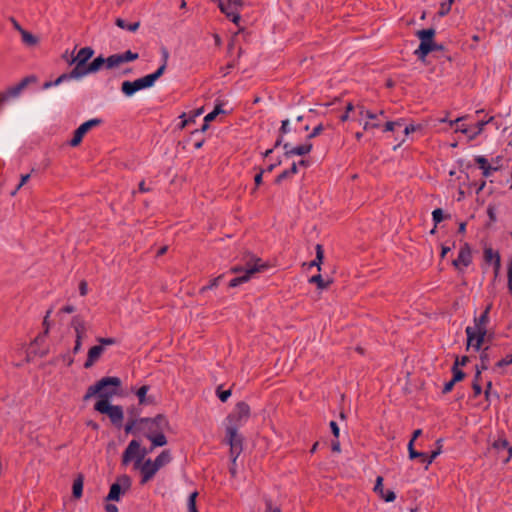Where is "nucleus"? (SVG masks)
<instances>
[{"instance_id": "f257e3e1", "label": "nucleus", "mask_w": 512, "mask_h": 512, "mask_svg": "<svg viewBox=\"0 0 512 512\" xmlns=\"http://www.w3.org/2000/svg\"><path fill=\"white\" fill-rule=\"evenodd\" d=\"M250 414L249 405L240 401L235 405L234 411L227 416L226 443L230 446L229 456L233 463L243 451L244 437L238 433V429L247 422Z\"/></svg>"}, {"instance_id": "f03ea898", "label": "nucleus", "mask_w": 512, "mask_h": 512, "mask_svg": "<svg viewBox=\"0 0 512 512\" xmlns=\"http://www.w3.org/2000/svg\"><path fill=\"white\" fill-rule=\"evenodd\" d=\"M147 454L145 449H140V443L137 440H132L122 455V465L127 466L133 459H135V468L141 470V484L151 480L156 472L159 470L158 466L151 459H147L143 464L142 461Z\"/></svg>"}, {"instance_id": "7ed1b4c3", "label": "nucleus", "mask_w": 512, "mask_h": 512, "mask_svg": "<svg viewBox=\"0 0 512 512\" xmlns=\"http://www.w3.org/2000/svg\"><path fill=\"white\" fill-rule=\"evenodd\" d=\"M121 379L116 376H106L97 381L94 385L88 387L83 401H88L93 396H98L99 400L109 401L111 397L118 394L121 387Z\"/></svg>"}, {"instance_id": "20e7f679", "label": "nucleus", "mask_w": 512, "mask_h": 512, "mask_svg": "<svg viewBox=\"0 0 512 512\" xmlns=\"http://www.w3.org/2000/svg\"><path fill=\"white\" fill-rule=\"evenodd\" d=\"M245 273L230 280L228 286L230 288L237 287L250 280L251 276L256 272H260L268 268L267 264L261 263L262 260L255 255L248 253L246 256Z\"/></svg>"}, {"instance_id": "39448f33", "label": "nucleus", "mask_w": 512, "mask_h": 512, "mask_svg": "<svg viewBox=\"0 0 512 512\" xmlns=\"http://www.w3.org/2000/svg\"><path fill=\"white\" fill-rule=\"evenodd\" d=\"M94 410L109 417L111 423L120 428L124 419L123 408L120 405H111L110 401L98 400L94 405Z\"/></svg>"}, {"instance_id": "423d86ee", "label": "nucleus", "mask_w": 512, "mask_h": 512, "mask_svg": "<svg viewBox=\"0 0 512 512\" xmlns=\"http://www.w3.org/2000/svg\"><path fill=\"white\" fill-rule=\"evenodd\" d=\"M435 33L434 28L422 29L416 32V36L420 40V45L414 51V54L419 60L425 61L427 55L431 53V44L434 42Z\"/></svg>"}, {"instance_id": "0eeeda50", "label": "nucleus", "mask_w": 512, "mask_h": 512, "mask_svg": "<svg viewBox=\"0 0 512 512\" xmlns=\"http://www.w3.org/2000/svg\"><path fill=\"white\" fill-rule=\"evenodd\" d=\"M75 67L68 73H63L60 75L55 81H49L45 82L43 84L44 89H48L52 86H57L64 81L71 80V79H79L87 74H90L89 66L88 64L84 62H74Z\"/></svg>"}, {"instance_id": "6e6552de", "label": "nucleus", "mask_w": 512, "mask_h": 512, "mask_svg": "<svg viewBox=\"0 0 512 512\" xmlns=\"http://www.w3.org/2000/svg\"><path fill=\"white\" fill-rule=\"evenodd\" d=\"M131 487V479L127 475L117 477L116 482L110 486L106 501H119L121 496L126 493Z\"/></svg>"}, {"instance_id": "1a4fd4ad", "label": "nucleus", "mask_w": 512, "mask_h": 512, "mask_svg": "<svg viewBox=\"0 0 512 512\" xmlns=\"http://www.w3.org/2000/svg\"><path fill=\"white\" fill-rule=\"evenodd\" d=\"M153 85H154V83L152 82V79H150V76L146 75V76L136 79L134 81L126 80V81L122 82L121 91L125 96L130 97L133 94H135L137 91L146 89V88H150Z\"/></svg>"}, {"instance_id": "9d476101", "label": "nucleus", "mask_w": 512, "mask_h": 512, "mask_svg": "<svg viewBox=\"0 0 512 512\" xmlns=\"http://www.w3.org/2000/svg\"><path fill=\"white\" fill-rule=\"evenodd\" d=\"M139 425H144L149 433L164 432L169 428V421L164 414H157L155 417H144L139 418Z\"/></svg>"}, {"instance_id": "9b49d317", "label": "nucleus", "mask_w": 512, "mask_h": 512, "mask_svg": "<svg viewBox=\"0 0 512 512\" xmlns=\"http://www.w3.org/2000/svg\"><path fill=\"white\" fill-rule=\"evenodd\" d=\"M103 123V120L100 118H93L84 123H82L73 133L72 139L69 141V145L72 147H77L81 144L83 137L86 133H88L92 128L97 127Z\"/></svg>"}, {"instance_id": "f8f14e48", "label": "nucleus", "mask_w": 512, "mask_h": 512, "mask_svg": "<svg viewBox=\"0 0 512 512\" xmlns=\"http://www.w3.org/2000/svg\"><path fill=\"white\" fill-rule=\"evenodd\" d=\"M36 77L31 75L24 77L19 83H17L15 86L9 87L6 91L0 92V105L4 104L6 101H8L10 98H15L20 95L22 90L26 88V86L31 83L35 82Z\"/></svg>"}, {"instance_id": "ddd939ff", "label": "nucleus", "mask_w": 512, "mask_h": 512, "mask_svg": "<svg viewBox=\"0 0 512 512\" xmlns=\"http://www.w3.org/2000/svg\"><path fill=\"white\" fill-rule=\"evenodd\" d=\"M440 441L441 440H437V444L439 446L436 450L432 451L430 455H428L427 453H424V452H418L417 450H415L412 443H408L409 458L411 460L419 458L421 460V462L426 463V469H427L428 466L434 461V459L441 453Z\"/></svg>"}, {"instance_id": "4468645a", "label": "nucleus", "mask_w": 512, "mask_h": 512, "mask_svg": "<svg viewBox=\"0 0 512 512\" xmlns=\"http://www.w3.org/2000/svg\"><path fill=\"white\" fill-rule=\"evenodd\" d=\"M472 263L471 248L468 243H464L458 253V257L452 261V265L455 269L463 271L464 268L468 267Z\"/></svg>"}, {"instance_id": "2eb2a0df", "label": "nucleus", "mask_w": 512, "mask_h": 512, "mask_svg": "<svg viewBox=\"0 0 512 512\" xmlns=\"http://www.w3.org/2000/svg\"><path fill=\"white\" fill-rule=\"evenodd\" d=\"M484 261L487 264H493L495 277L498 276L501 268V257L498 251L493 250L491 247H485L483 251Z\"/></svg>"}, {"instance_id": "dca6fc26", "label": "nucleus", "mask_w": 512, "mask_h": 512, "mask_svg": "<svg viewBox=\"0 0 512 512\" xmlns=\"http://www.w3.org/2000/svg\"><path fill=\"white\" fill-rule=\"evenodd\" d=\"M283 148L285 149L284 156L286 158H289L293 155L303 156V155L310 153L313 148V145H312V143L308 142V143L290 148V145L288 143H285V144H283Z\"/></svg>"}, {"instance_id": "f3484780", "label": "nucleus", "mask_w": 512, "mask_h": 512, "mask_svg": "<svg viewBox=\"0 0 512 512\" xmlns=\"http://www.w3.org/2000/svg\"><path fill=\"white\" fill-rule=\"evenodd\" d=\"M374 491L379 494V496L385 501V502H393L396 499V494L392 490L385 491L383 488V477L378 476L376 478V483L374 486Z\"/></svg>"}, {"instance_id": "a211bd4d", "label": "nucleus", "mask_w": 512, "mask_h": 512, "mask_svg": "<svg viewBox=\"0 0 512 512\" xmlns=\"http://www.w3.org/2000/svg\"><path fill=\"white\" fill-rule=\"evenodd\" d=\"M104 350L105 348L102 345H95L91 347L88 351L87 359L84 363V368H91L95 364V362L99 360Z\"/></svg>"}, {"instance_id": "6ab92c4d", "label": "nucleus", "mask_w": 512, "mask_h": 512, "mask_svg": "<svg viewBox=\"0 0 512 512\" xmlns=\"http://www.w3.org/2000/svg\"><path fill=\"white\" fill-rule=\"evenodd\" d=\"M492 448L496 450L498 453L507 452V457L503 459L504 463H507L512 458V444L507 441L505 438H498L492 444Z\"/></svg>"}, {"instance_id": "aec40b11", "label": "nucleus", "mask_w": 512, "mask_h": 512, "mask_svg": "<svg viewBox=\"0 0 512 512\" xmlns=\"http://www.w3.org/2000/svg\"><path fill=\"white\" fill-rule=\"evenodd\" d=\"M71 327H73L76 339H84L86 336V324L82 316L76 315L71 319Z\"/></svg>"}, {"instance_id": "412c9836", "label": "nucleus", "mask_w": 512, "mask_h": 512, "mask_svg": "<svg viewBox=\"0 0 512 512\" xmlns=\"http://www.w3.org/2000/svg\"><path fill=\"white\" fill-rule=\"evenodd\" d=\"M149 385H143L136 391V396L138 397L140 405H155L156 398L152 395L147 396V392L149 391Z\"/></svg>"}, {"instance_id": "4be33fe9", "label": "nucleus", "mask_w": 512, "mask_h": 512, "mask_svg": "<svg viewBox=\"0 0 512 512\" xmlns=\"http://www.w3.org/2000/svg\"><path fill=\"white\" fill-rule=\"evenodd\" d=\"M93 55L94 50L91 47H83L78 51L77 55L72 58L70 64H73L74 62H84L86 64Z\"/></svg>"}, {"instance_id": "5701e85b", "label": "nucleus", "mask_w": 512, "mask_h": 512, "mask_svg": "<svg viewBox=\"0 0 512 512\" xmlns=\"http://www.w3.org/2000/svg\"><path fill=\"white\" fill-rule=\"evenodd\" d=\"M146 437L152 442V447L150 450H153L155 447H162L167 444V438L163 432H154L146 434Z\"/></svg>"}, {"instance_id": "b1692460", "label": "nucleus", "mask_w": 512, "mask_h": 512, "mask_svg": "<svg viewBox=\"0 0 512 512\" xmlns=\"http://www.w3.org/2000/svg\"><path fill=\"white\" fill-rule=\"evenodd\" d=\"M126 434H136L142 430H145L144 425H139V419L130 418L125 425Z\"/></svg>"}, {"instance_id": "393cba45", "label": "nucleus", "mask_w": 512, "mask_h": 512, "mask_svg": "<svg viewBox=\"0 0 512 512\" xmlns=\"http://www.w3.org/2000/svg\"><path fill=\"white\" fill-rule=\"evenodd\" d=\"M83 482H84V476L82 474H79L73 482L72 495L76 499H79L82 496Z\"/></svg>"}, {"instance_id": "a878e982", "label": "nucleus", "mask_w": 512, "mask_h": 512, "mask_svg": "<svg viewBox=\"0 0 512 512\" xmlns=\"http://www.w3.org/2000/svg\"><path fill=\"white\" fill-rule=\"evenodd\" d=\"M309 283L316 284L317 288L320 290L327 289L333 282L332 279L324 280L321 274L314 275L309 278Z\"/></svg>"}, {"instance_id": "bb28decb", "label": "nucleus", "mask_w": 512, "mask_h": 512, "mask_svg": "<svg viewBox=\"0 0 512 512\" xmlns=\"http://www.w3.org/2000/svg\"><path fill=\"white\" fill-rule=\"evenodd\" d=\"M490 309H491V304H489L486 309L483 311V313L478 317V318H475V328L477 330H480L481 328H486V324L488 323V320H489V312H490Z\"/></svg>"}, {"instance_id": "cd10ccee", "label": "nucleus", "mask_w": 512, "mask_h": 512, "mask_svg": "<svg viewBox=\"0 0 512 512\" xmlns=\"http://www.w3.org/2000/svg\"><path fill=\"white\" fill-rule=\"evenodd\" d=\"M171 461V454L169 450H163L153 461L156 466L160 469L164 465L168 464Z\"/></svg>"}, {"instance_id": "c85d7f7f", "label": "nucleus", "mask_w": 512, "mask_h": 512, "mask_svg": "<svg viewBox=\"0 0 512 512\" xmlns=\"http://www.w3.org/2000/svg\"><path fill=\"white\" fill-rule=\"evenodd\" d=\"M106 58L102 55L96 57L92 62L88 64L90 73L99 71L104 65L106 66Z\"/></svg>"}, {"instance_id": "c756f323", "label": "nucleus", "mask_w": 512, "mask_h": 512, "mask_svg": "<svg viewBox=\"0 0 512 512\" xmlns=\"http://www.w3.org/2000/svg\"><path fill=\"white\" fill-rule=\"evenodd\" d=\"M115 24L116 26H118L119 28L121 29H126L128 31H131V32H135L139 26H140V22L137 21V22H134V23H130L128 24L124 19L122 18H117L115 20Z\"/></svg>"}, {"instance_id": "7c9ffc66", "label": "nucleus", "mask_w": 512, "mask_h": 512, "mask_svg": "<svg viewBox=\"0 0 512 512\" xmlns=\"http://www.w3.org/2000/svg\"><path fill=\"white\" fill-rule=\"evenodd\" d=\"M324 259V250L321 244L316 245V257L315 259L310 263V266H316L318 268V271L321 270V264L323 263Z\"/></svg>"}, {"instance_id": "2f4dec72", "label": "nucleus", "mask_w": 512, "mask_h": 512, "mask_svg": "<svg viewBox=\"0 0 512 512\" xmlns=\"http://www.w3.org/2000/svg\"><path fill=\"white\" fill-rule=\"evenodd\" d=\"M106 68L112 69L123 64V58L121 54H113L106 58Z\"/></svg>"}, {"instance_id": "473e14b6", "label": "nucleus", "mask_w": 512, "mask_h": 512, "mask_svg": "<svg viewBox=\"0 0 512 512\" xmlns=\"http://www.w3.org/2000/svg\"><path fill=\"white\" fill-rule=\"evenodd\" d=\"M20 34L22 37V41L28 46H35L39 42V39L36 36L26 31L25 29Z\"/></svg>"}, {"instance_id": "72a5a7b5", "label": "nucleus", "mask_w": 512, "mask_h": 512, "mask_svg": "<svg viewBox=\"0 0 512 512\" xmlns=\"http://www.w3.org/2000/svg\"><path fill=\"white\" fill-rule=\"evenodd\" d=\"M52 310L49 309L44 317V320H43V326H44V332L43 334H40L38 335L36 338H35V342H38V341H43L44 338L48 335L49 333V328H50V324H49V321H48V318L51 314Z\"/></svg>"}, {"instance_id": "f704fd0d", "label": "nucleus", "mask_w": 512, "mask_h": 512, "mask_svg": "<svg viewBox=\"0 0 512 512\" xmlns=\"http://www.w3.org/2000/svg\"><path fill=\"white\" fill-rule=\"evenodd\" d=\"M451 372L453 374L452 376V379L458 383L462 380L465 379L466 377V373L464 371H462L460 368H458V363H454L452 368H451Z\"/></svg>"}, {"instance_id": "c9c22d12", "label": "nucleus", "mask_w": 512, "mask_h": 512, "mask_svg": "<svg viewBox=\"0 0 512 512\" xmlns=\"http://www.w3.org/2000/svg\"><path fill=\"white\" fill-rule=\"evenodd\" d=\"M487 330L486 328H481L480 330H477V338L475 340V343L471 346L475 348V350H479L484 342V338L486 336Z\"/></svg>"}, {"instance_id": "e433bc0d", "label": "nucleus", "mask_w": 512, "mask_h": 512, "mask_svg": "<svg viewBox=\"0 0 512 512\" xmlns=\"http://www.w3.org/2000/svg\"><path fill=\"white\" fill-rule=\"evenodd\" d=\"M197 496H198L197 491H194L189 495L188 500H187L188 512H198V509L196 506Z\"/></svg>"}, {"instance_id": "4c0bfd02", "label": "nucleus", "mask_w": 512, "mask_h": 512, "mask_svg": "<svg viewBox=\"0 0 512 512\" xmlns=\"http://www.w3.org/2000/svg\"><path fill=\"white\" fill-rule=\"evenodd\" d=\"M488 347L482 350L480 354V365L479 369L481 370H487L489 368V355L487 353Z\"/></svg>"}, {"instance_id": "58836bf2", "label": "nucleus", "mask_w": 512, "mask_h": 512, "mask_svg": "<svg viewBox=\"0 0 512 512\" xmlns=\"http://www.w3.org/2000/svg\"><path fill=\"white\" fill-rule=\"evenodd\" d=\"M465 332L467 335V349H468L470 345L474 344L473 341L476 340V338H477V329L468 326L466 328Z\"/></svg>"}, {"instance_id": "ea45409f", "label": "nucleus", "mask_w": 512, "mask_h": 512, "mask_svg": "<svg viewBox=\"0 0 512 512\" xmlns=\"http://www.w3.org/2000/svg\"><path fill=\"white\" fill-rule=\"evenodd\" d=\"M223 278V275H219L215 277L214 279L210 280L208 285L203 286L200 289V293L203 294L204 292L211 290L213 288H216L219 285L220 280Z\"/></svg>"}, {"instance_id": "a19ab883", "label": "nucleus", "mask_w": 512, "mask_h": 512, "mask_svg": "<svg viewBox=\"0 0 512 512\" xmlns=\"http://www.w3.org/2000/svg\"><path fill=\"white\" fill-rule=\"evenodd\" d=\"M166 67L167 64L162 63L161 66L154 73L148 74V76H150V79H152L153 83H155L164 74Z\"/></svg>"}, {"instance_id": "79ce46f5", "label": "nucleus", "mask_w": 512, "mask_h": 512, "mask_svg": "<svg viewBox=\"0 0 512 512\" xmlns=\"http://www.w3.org/2000/svg\"><path fill=\"white\" fill-rule=\"evenodd\" d=\"M123 58V62H130L137 60L139 58V54L136 52H132L131 50H127L124 53L121 54Z\"/></svg>"}, {"instance_id": "37998d69", "label": "nucleus", "mask_w": 512, "mask_h": 512, "mask_svg": "<svg viewBox=\"0 0 512 512\" xmlns=\"http://www.w3.org/2000/svg\"><path fill=\"white\" fill-rule=\"evenodd\" d=\"M216 393L221 402H226L228 398L231 396V390H222L221 386L217 388Z\"/></svg>"}, {"instance_id": "c03bdc74", "label": "nucleus", "mask_w": 512, "mask_h": 512, "mask_svg": "<svg viewBox=\"0 0 512 512\" xmlns=\"http://www.w3.org/2000/svg\"><path fill=\"white\" fill-rule=\"evenodd\" d=\"M432 219L435 223V225L439 224L440 222L443 221L444 219V214H443V210L441 208H436L433 212H432Z\"/></svg>"}, {"instance_id": "a18cd8bd", "label": "nucleus", "mask_w": 512, "mask_h": 512, "mask_svg": "<svg viewBox=\"0 0 512 512\" xmlns=\"http://www.w3.org/2000/svg\"><path fill=\"white\" fill-rule=\"evenodd\" d=\"M474 161H475V163L479 166V168H480L481 170H483V169H484V168H486L487 166H492V165L489 163L488 159H487V158H485L484 156H476V157L474 158Z\"/></svg>"}, {"instance_id": "49530a36", "label": "nucleus", "mask_w": 512, "mask_h": 512, "mask_svg": "<svg viewBox=\"0 0 512 512\" xmlns=\"http://www.w3.org/2000/svg\"><path fill=\"white\" fill-rule=\"evenodd\" d=\"M31 174H24L21 175L20 183L16 186V188L11 192L12 196H15L16 193L19 191V189L27 183V181L30 179Z\"/></svg>"}, {"instance_id": "de8ad7c7", "label": "nucleus", "mask_w": 512, "mask_h": 512, "mask_svg": "<svg viewBox=\"0 0 512 512\" xmlns=\"http://www.w3.org/2000/svg\"><path fill=\"white\" fill-rule=\"evenodd\" d=\"M97 341L100 343L99 345H102L103 347L104 346H109V345H114V344L117 343V339L116 338H112V337H107V338L98 337Z\"/></svg>"}, {"instance_id": "09e8293b", "label": "nucleus", "mask_w": 512, "mask_h": 512, "mask_svg": "<svg viewBox=\"0 0 512 512\" xmlns=\"http://www.w3.org/2000/svg\"><path fill=\"white\" fill-rule=\"evenodd\" d=\"M487 215L489 217V220L491 223H494L497 221L496 217V207L492 204H489L487 207Z\"/></svg>"}, {"instance_id": "8fccbe9b", "label": "nucleus", "mask_w": 512, "mask_h": 512, "mask_svg": "<svg viewBox=\"0 0 512 512\" xmlns=\"http://www.w3.org/2000/svg\"><path fill=\"white\" fill-rule=\"evenodd\" d=\"M354 108H355V107H354V105H353L351 102H349V103L346 105V110H345V112L340 116V121H341V122H345V121H347V120L349 119V113H350L351 111H353V110H354Z\"/></svg>"}, {"instance_id": "3c124183", "label": "nucleus", "mask_w": 512, "mask_h": 512, "mask_svg": "<svg viewBox=\"0 0 512 512\" xmlns=\"http://www.w3.org/2000/svg\"><path fill=\"white\" fill-rule=\"evenodd\" d=\"M402 125V122L401 120H397V121H388L386 122V124L384 125V131L385 132H388V131H393L394 128L396 126H401Z\"/></svg>"}, {"instance_id": "603ef678", "label": "nucleus", "mask_w": 512, "mask_h": 512, "mask_svg": "<svg viewBox=\"0 0 512 512\" xmlns=\"http://www.w3.org/2000/svg\"><path fill=\"white\" fill-rule=\"evenodd\" d=\"M451 10V7L449 6V3L442 2L440 5V9L438 11V16L443 17L447 15Z\"/></svg>"}, {"instance_id": "864d4df0", "label": "nucleus", "mask_w": 512, "mask_h": 512, "mask_svg": "<svg viewBox=\"0 0 512 512\" xmlns=\"http://www.w3.org/2000/svg\"><path fill=\"white\" fill-rule=\"evenodd\" d=\"M324 130V126L322 124H319L317 125L316 127H314V129L312 130V132L307 136V139L310 140L312 138H315L317 137L318 135L321 134V132Z\"/></svg>"}, {"instance_id": "5fc2aeb1", "label": "nucleus", "mask_w": 512, "mask_h": 512, "mask_svg": "<svg viewBox=\"0 0 512 512\" xmlns=\"http://www.w3.org/2000/svg\"><path fill=\"white\" fill-rule=\"evenodd\" d=\"M358 108L360 109V115L363 116L365 115L367 118L371 119V120H374L377 118V115L374 114L373 112L369 111V110H365L364 109V106H360L358 105Z\"/></svg>"}, {"instance_id": "6e6d98bb", "label": "nucleus", "mask_w": 512, "mask_h": 512, "mask_svg": "<svg viewBox=\"0 0 512 512\" xmlns=\"http://www.w3.org/2000/svg\"><path fill=\"white\" fill-rule=\"evenodd\" d=\"M492 120H493V117H490V119H489V120H487V121H478V122H477V124H476L477 130H476V131H474L473 135L475 136V135L480 134V133L482 132V130H483V128H484V126H485L486 124H488V123H489L490 121H492Z\"/></svg>"}, {"instance_id": "4d7b16f0", "label": "nucleus", "mask_w": 512, "mask_h": 512, "mask_svg": "<svg viewBox=\"0 0 512 512\" xmlns=\"http://www.w3.org/2000/svg\"><path fill=\"white\" fill-rule=\"evenodd\" d=\"M265 506H266L265 512H281V509L279 507H273L272 506V500L271 499H266L265 500Z\"/></svg>"}, {"instance_id": "13d9d810", "label": "nucleus", "mask_w": 512, "mask_h": 512, "mask_svg": "<svg viewBox=\"0 0 512 512\" xmlns=\"http://www.w3.org/2000/svg\"><path fill=\"white\" fill-rule=\"evenodd\" d=\"M289 121L288 119H285L281 122V127L279 128V135L284 136L286 133L289 132Z\"/></svg>"}, {"instance_id": "bf43d9fd", "label": "nucleus", "mask_w": 512, "mask_h": 512, "mask_svg": "<svg viewBox=\"0 0 512 512\" xmlns=\"http://www.w3.org/2000/svg\"><path fill=\"white\" fill-rule=\"evenodd\" d=\"M455 384H456V382L453 379H451L450 381L445 383V385L442 389V393L447 394V393L451 392L453 390Z\"/></svg>"}, {"instance_id": "052dcab7", "label": "nucleus", "mask_w": 512, "mask_h": 512, "mask_svg": "<svg viewBox=\"0 0 512 512\" xmlns=\"http://www.w3.org/2000/svg\"><path fill=\"white\" fill-rule=\"evenodd\" d=\"M291 175L289 174V172L287 170H284L282 173H280L276 178H275V184H280L282 183V181H284L285 179H287L288 177H290Z\"/></svg>"}, {"instance_id": "680f3d73", "label": "nucleus", "mask_w": 512, "mask_h": 512, "mask_svg": "<svg viewBox=\"0 0 512 512\" xmlns=\"http://www.w3.org/2000/svg\"><path fill=\"white\" fill-rule=\"evenodd\" d=\"M473 397L477 398L482 393V386L480 383H472Z\"/></svg>"}, {"instance_id": "e2e57ef3", "label": "nucleus", "mask_w": 512, "mask_h": 512, "mask_svg": "<svg viewBox=\"0 0 512 512\" xmlns=\"http://www.w3.org/2000/svg\"><path fill=\"white\" fill-rule=\"evenodd\" d=\"M330 429H331L333 436L335 438H338L340 430H339L338 424L335 421L330 422Z\"/></svg>"}, {"instance_id": "0e129e2a", "label": "nucleus", "mask_w": 512, "mask_h": 512, "mask_svg": "<svg viewBox=\"0 0 512 512\" xmlns=\"http://www.w3.org/2000/svg\"><path fill=\"white\" fill-rule=\"evenodd\" d=\"M88 292V285H87V282L85 280H82L80 283H79V293L81 296H85Z\"/></svg>"}, {"instance_id": "69168bd1", "label": "nucleus", "mask_w": 512, "mask_h": 512, "mask_svg": "<svg viewBox=\"0 0 512 512\" xmlns=\"http://www.w3.org/2000/svg\"><path fill=\"white\" fill-rule=\"evenodd\" d=\"M264 170L260 169L259 172L254 177L255 186L258 187L262 184Z\"/></svg>"}, {"instance_id": "338daca9", "label": "nucleus", "mask_w": 512, "mask_h": 512, "mask_svg": "<svg viewBox=\"0 0 512 512\" xmlns=\"http://www.w3.org/2000/svg\"><path fill=\"white\" fill-rule=\"evenodd\" d=\"M485 185H486V181L485 180H482L479 184H477L476 182L470 184V186H474L475 187L476 194H479L484 189Z\"/></svg>"}, {"instance_id": "774afa93", "label": "nucleus", "mask_w": 512, "mask_h": 512, "mask_svg": "<svg viewBox=\"0 0 512 512\" xmlns=\"http://www.w3.org/2000/svg\"><path fill=\"white\" fill-rule=\"evenodd\" d=\"M497 170H498L497 167L487 166L486 168H484L482 170V174H483L484 177H489L492 174V172L497 171Z\"/></svg>"}]
</instances>
